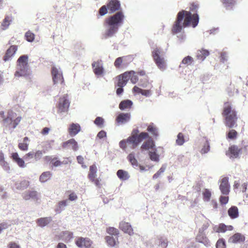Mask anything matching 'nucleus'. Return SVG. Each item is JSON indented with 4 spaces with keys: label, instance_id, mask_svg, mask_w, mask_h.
<instances>
[{
    "label": "nucleus",
    "instance_id": "f257e3e1",
    "mask_svg": "<svg viewBox=\"0 0 248 248\" xmlns=\"http://www.w3.org/2000/svg\"><path fill=\"white\" fill-rule=\"evenodd\" d=\"M199 17L197 14H193L189 11L182 10L177 15V17L172 28V33L177 35V37L181 43L185 41L186 35L180 33L183 28L191 25L195 28L199 23Z\"/></svg>",
    "mask_w": 248,
    "mask_h": 248
},
{
    "label": "nucleus",
    "instance_id": "f03ea898",
    "mask_svg": "<svg viewBox=\"0 0 248 248\" xmlns=\"http://www.w3.org/2000/svg\"><path fill=\"white\" fill-rule=\"evenodd\" d=\"M124 15L121 11L118 12L105 19L104 26L105 38H111L115 36L120 27L123 24Z\"/></svg>",
    "mask_w": 248,
    "mask_h": 248
},
{
    "label": "nucleus",
    "instance_id": "7ed1b4c3",
    "mask_svg": "<svg viewBox=\"0 0 248 248\" xmlns=\"http://www.w3.org/2000/svg\"><path fill=\"white\" fill-rule=\"evenodd\" d=\"M225 117V124L229 128L235 127L236 126L237 117L235 110L232 108L229 102L224 104V110L222 113Z\"/></svg>",
    "mask_w": 248,
    "mask_h": 248
},
{
    "label": "nucleus",
    "instance_id": "20e7f679",
    "mask_svg": "<svg viewBox=\"0 0 248 248\" xmlns=\"http://www.w3.org/2000/svg\"><path fill=\"white\" fill-rule=\"evenodd\" d=\"M28 61V56L26 55H22L18 58L17 70L15 74L16 77H24L30 74Z\"/></svg>",
    "mask_w": 248,
    "mask_h": 248
},
{
    "label": "nucleus",
    "instance_id": "39448f33",
    "mask_svg": "<svg viewBox=\"0 0 248 248\" xmlns=\"http://www.w3.org/2000/svg\"><path fill=\"white\" fill-rule=\"evenodd\" d=\"M21 120V117H17L16 113L12 110L8 112L7 116L3 119V124L9 128H15L19 124Z\"/></svg>",
    "mask_w": 248,
    "mask_h": 248
},
{
    "label": "nucleus",
    "instance_id": "423d86ee",
    "mask_svg": "<svg viewBox=\"0 0 248 248\" xmlns=\"http://www.w3.org/2000/svg\"><path fill=\"white\" fill-rule=\"evenodd\" d=\"M152 56L157 67L161 71L166 68V62L164 55L159 48H156L152 51Z\"/></svg>",
    "mask_w": 248,
    "mask_h": 248
},
{
    "label": "nucleus",
    "instance_id": "0eeeda50",
    "mask_svg": "<svg viewBox=\"0 0 248 248\" xmlns=\"http://www.w3.org/2000/svg\"><path fill=\"white\" fill-rule=\"evenodd\" d=\"M149 137L146 132H141L138 136L132 135L127 139L128 143L132 144L133 148H135L142 140Z\"/></svg>",
    "mask_w": 248,
    "mask_h": 248
},
{
    "label": "nucleus",
    "instance_id": "6e6552de",
    "mask_svg": "<svg viewBox=\"0 0 248 248\" xmlns=\"http://www.w3.org/2000/svg\"><path fill=\"white\" fill-rule=\"evenodd\" d=\"M70 106V101L67 94H64L60 98L58 104V112L60 113L66 112Z\"/></svg>",
    "mask_w": 248,
    "mask_h": 248
},
{
    "label": "nucleus",
    "instance_id": "1a4fd4ad",
    "mask_svg": "<svg viewBox=\"0 0 248 248\" xmlns=\"http://www.w3.org/2000/svg\"><path fill=\"white\" fill-rule=\"evenodd\" d=\"M51 73L54 84L62 83L63 82L62 72L60 67L53 66L52 68Z\"/></svg>",
    "mask_w": 248,
    "mask_h": 248
},
{
    "label": "nucleus",
    "instance_id": "9d476101",
    "mask_svg": "<svg viewBox=\"0 0 248 248\" xmlns=\"http://www.w3.org/2000/svg\"><path fill=\"white\" fill-rule=\"evenodd\" d=\"M22 198L26 201L32 200L37 201L39 199V195L36 191L28 190L22 194Z\"/></svg>",
    "mask_w": 248,
    "mask_h": 248
},
{
    "label": "nucleus",
    "instance_id": "9b49d317",
    "mask_svg": "<svg viewBox=\"0 0 248 248\" xmlns=\"http://www.w3.org/2000/svg\"><path fill=\"white\" fill-rule=\"evenodd\" d=\"M77 246L80 248H88L92 244V241L88 238H78L76 242Z\"/></svg>",
    "mask_w": 248,
    "mask_h": 248
},
{
    "label": "nucleus",
    "instance_id": "f8f14e48",
    "mask_svg": "<svg viewBox=\"0 0 248 248\" xmlns=\"http://www.w3.org/2000/svg\"><path fill=\"white\" fill-rule=\"evenodd\" d=\"M120 2L118 0H109L107 3V7L109 13H113L120 9Z\"/></svg>",
    "mask_w": 248,
    "mask_h": 248
},
{
    "label": "nucleus",
    "instance_id": "ddd939ff",
    "mask_svg": "<svg viewBox=\"0 0 248 248\" xmlns=\"http://www.w3.org/2000/svg\"><path fill=\"white\" fill-rule=\"evenodd\" d=\"M219 189L224 195H228L230 191V185L228 177H224L221 180Z\"/></svg>",
    "mask_w": 248,
    "mask_h": 248
},
{
    "label": "nucleus",
    "instance_id": "4468645a",
    "mask_svg": "<svg viewBox=\"0 0 248 248\" xmlns=\"http://www.w3.org/2000/svg\"><path fill=\"white\" fill-rule=\"evenodd\" d=\"M201 230H199L198 234L196 237V241L203 244L205 246L208 247L210 246V243L205 234L202 232Z\"/></svg>",
    "mask_w": 248,
    "mask_h": 248
},
{
    "label": "nucleus",
    "instance_id": "2eb2a0df",
    "mask_svg": "<svg viewBox=\"0 0 248 248\" xmlns=\"http://www.w3.org/2000/svg\"><path fill=\"white\" fill-rule=\"evenodd\" d=\"M129 73H124L123 74L118 76V81L117 86L120 87H124L127 83L130 78Z\"/></svg>",
    "mask_w": 248,
    "mask_h": 248
},
{
    "label": "nucleus",
    "instance_id": "dca6fc26",
    "mask_svg": "<svg viewBox=\"0 0 248 248\" xmlns=\"http://www.w3.org/2000/svg\"><path fill=\"white\" fill-rule=\"evenodd\" d=\"M94 74L98 76H101L104 72V68L101 61L94 62L92 63Z\"/></svg>",
    "mask_w": 248,
    "mask_h": 248
},
{
    "label": "nucleus",
    "instance_id": "f3484780",
    "mask_svg": "<svg viewBox=\"0 0 248 248\" xmlns=\"http://www.w3.org/2000/svg\"><path fill=\"white\" fill-rule=\"evenodd\" d=\"M119 228L125 233H127L130 235L133 234V229L130 224L128 222L122 221L120 223Z\"/></svg>",
    "mask_w": 248,
    "mask_h": 248
},
{
    "label": "nucleus",
    "instance_id": "a211bd4d",
    "mask_svg": "<svg viewBox=\"0 0 248 248\" xmlns=\"http://www.w3.org/2000/svg\"><path fill=\"white\" fill-rule=\"evenodd\" d=\"M62 147L64 148H71L74 151H77L78 148V143L74 139L64 142L62 143Z\"/></svg>",
    "mask_w": 248,
    "mask_h": 248
},
{
    "label": "nucleus",
    "instance_id": "6ab92c4d",
    "mask_svg": "<svg viewBox=\"0 0 248 248\" xmlns=\"http://www.w3.org/2000/svg\"><path fill=\"white\" fill-rule=\"evenodd\" d=\"M130 118V114L128 113H122L116 118V121L120 124H124L128 122Z\"/></svg>",
    "mask_w": 248,
    "mask_h": 248
},
{
    "label": "nucleus",
    "instance_id": "aec40b11",
    "mask_svg": "<svg viewBox=\"0 0 248 248\" xmlns=\"http://www.w3.org/2000/svg\"><path fill=\"white\" fill-rule=\"evenodd\" d=\"M30 185V182L23 180L22 181H16L15 183V187L17 190H22L27 188Z\"/></svg>",
    "mask_w": 248,
    "mask_h": 248
},
{
    "label": "nucleus",
    "instance_id": "412c9836",
    "mask_svg": "<svg viewBox=\"0 0 248 248\" xmlns=\"http://www.w3.org/2000/svg\"><path fill=\"white\" fill-rule=\"evenodd\" d=\"M17 49L16 46H11L6 51V54L4 57V61L5 62L9 61L10 58L15 55Z\"/></svg>",
    "mask_w": 248,
    "mask_h": 248
},
{
    "label": "nucleus",
    "instance_id": "4be33fe9",
    "mask_svg": "<svg viewBox=\"0 0 248 248\" xmlns=\"http://www.w3.org/2000/svg\"><path fill=\"white\" fill-rule=\"evenodd\" d=\"M240 150L236 146L233 145L229 148L228 152L226 155L230 158H236L238 156Z\"/></svg>",
    "mask_w": 248,
    "mask_h": 248
},
{
    "label": "nucleus",
    "instance_id": "5701e85b",
    "mask_svg": "<svg viewBox=\"0 0 248 248\" xmlns=\"http://www.w3.org/2000/svg\"><path fill=\"white\" fill-rule=\"evenodd\" d=\"M245 240V237L239 233H236L231 237L228 241L230 243H236L242 242Z\"/></svg>",
    "mask_w": 248,
    "mask_h": 248
},
{
    "label": "nucleus",
    "instance_id": "b1692460",
    "mask_svg": "<svg viewBox=\"0 0 248 248\" xmlns=\"http://www.w3.org/2000/svg\"><path fill=\"white\" fill-rule=\"evenodd\" d=\"M80 125L78 124H71L68 128L69 134L71 136H75L80 131Z\"/></svg>",
    "mask_w": 248,
    "mask_h": 248
},
{
    "label": "nucleus",
    "instance_id": "393cba45",
    "mask_svg": "<svg viewBox=\"0 0 248 248\" xmlns=\"http://www.w3.org/2000/svg\"><path fill=\"white\" fill-rule=\"evenodd\" d=\"M133 105V102L130 100H124L122 101L119 104V108L122 110L129 109Z\"/></svg>",
    "mask_w": 248,
    "mask_h": 248
},
{
    "label": "nucleus",
    "instance_id": "a878e982",
    "mask_svg": "<svg viewBox=\"0 0 248 248\" xmlns=\"http://www.w3.org/2000/svg\"><path fill=\"white\" fill-rule=\"evenodd\" d=\"M209 55V52L208 50L204 49L202 50H199L197 51L196 53L197 59L200 61H203L207 56Z\"/></svg>",
    "mask_w": 248,
    "mask_h": 248
},
{
    "label": "nucleus",
    "instance_id": "bb28decb",
    "mask_svg": "<svg viewBox=\"0 0 248 248\" xmlns=\"http://www.w3.org/2000/svg\"><path fill=\"white\" fill-rule=\"evenodd\" d=\"M13 159L17 163L20 168H24L26 167L25 162L23 159L20 158L17 153H13L12 155Z\"/></svg>",
    "mask_w": 248,
    "mask_h": 248
},
{
    "label": "nucleus",
    "instance_id": "cd10ccee",
    "mask_svg": "<svg viewBox=\"0 0 248 248\" xmlns=\"http://www.w3.org/2000/svg\"><path fill=\"white\" fill-rule=\"evenodd\" d=\"M68 204V200H65L59 202L57 207L55 209V211L58 214L61 213L62 211L64 210L65 207Z\"/></svg>",
    "mask_w": 248,
    "mask_h": 248
},
{
    "label": "nucleus",
    "instance_id": "c85d7f7f",
    "mask_svg": "<svg viewBox=\"0 0 248 248\" xmlns=\"http://www.w3.org/2000/svg\"><path fill=\"white\" fill-rule=\"evenodd\" d=\"M155 144L153 140L149 139L147 141L144 142L141 146V149L144 150H148L150 149H154Z\"/></svg>",
    "mask_w": 248,
    "mask_h": 248
},
{
    "label": "nucleus",
    "instance_id": "c756f323",
    "mask_svg": "<svg viewBox=\"0 0 248 248\" xmlns=\"http://www.w3.org/2000/svg\"><path fill=\"white\" fill-rule=\"evenodd\" d=\"M97 167L95 165H93L90 167V170L88 174L89 179L93 182L97 176Z\"/></svg>",
    "mask_w": 248,
    "mask_h": 248
},
{
    "label": "nucleus",
    "instance_id": "7c9ffc66",
    "mask_svg": "<svg viewBox=\"0 0 248 248\" xmlns=\"http://www.w3.org/2000/svg\"><path fill=\"white\" fill-rule=\"evenodd\" d=\"M117 175L122 181H126L130 177L128 172L123 170H119L117 172Z\"/></svg>",
    "mask_w": 248,
    "mask_h": 248
},
{
    "label": "nucleus",
    "instance_id": "2f4dec72",
    "mask_svg": "<svg viewBox=\"0 0 248 248\" xmlns=\"http://www.w3.org/2000/svg\"><path fill=\"white\" fill-rule=\"evenodd\" d=\"M12 22L11 18L9 16H6L1 23L0 29L2 30L7 29Z\"/></svg>",
    "mask_w": 248,
    "mask_h": 248
},
{
    "label": "nucleus",
    "instance_id": "473e14b6",
    "mask_svg": "<svg viewBox=\"0 0 248 248\" xmlns=\"http://www.w3.org/2000/svg\"><path fill=\"white\" fill-rule=\"evenodd\" d=\"M51 220L52 219L50 217H43L38 219L37 220V223L40 227H44L47 225Z\"/></svg>",
    "mask_w": 248,
    "mask_h": 248
},
{
    "label": "nucleus",
    "instance_id": "72a5a7b5",
    "mask_svg": "<svg viewBox=\"0 0 248 248\" xmlns=\"http://www.w3.org/2000/svg\"><path fill=\"white\" fill-rule=\"evenodd\" d=\"M52 174L50 171H45L43 172L39 177V181L41 183H45L50 179Z\"/></svg>",
    "mask_w": 248,
    "mask_h": 248
},
{
    "label": "nucleus",
    "instance_id": "f704fd0d",
    "mask_svg": "<svg viewBox=\"0 0 248 248\" xmlns=\"http://www.w3.org/2000/svg\"><path fill=\"white\" fill-rule=\"evenodd\" d=\"M228 215L232 218H235L238 216V209L236 206H232L228 210Z\"/></svg>",
    "mask_w": 248,
    "mask_h": 248
},
{
    "label": "nucleus",
    "instance_id": "c9c22d12",
    "mask_svg": "<svg viewBox=\"0 0 248 248\" xmlns=\"http://www.w3.org/2000/svg\"><path fill=\"white\" fill-rule=\"evenodd\" d=\"M147 131L149 132L153 137L156 138L158 136V130L157 128L153 124H150L147 129Z\"/></svg>",
    "mask_w": 248,
    "mask_h": 248
},
{
    "label": "nucleus",
    "instance_id": "e433bc0d",
    "mask_svg": "<svg viewBox=\"0 0 248 248\" xmlns=\"http://www.w3.org/2000/svg\"><path fill=\"white\" fill-rule=\"evenodd\" d=\"M149 155L150 158L152 161L155 162H159V155L156 153V149H153V151H149Z\"/></svg>",
    "mask_w": 248,
    "mask_h": 248
},
{
    "label": "nucleus",
    "instance_id": "4c0bfd02",
    "mask_svg": "<svg viewBox=\"0 0 248 248\" xmlns=\"http://www.w3.org/2000/svg\"><path fill=\"white\" fill-rule=\"evenodd\" d=\"M224 6L228 10L231 9L234 5L235 1L234 0H222Z\"/></svg>",
    "mask_w": 248,
    "mask_h": 248
},
{
    "label": "nucleus",
    "instance_id": "58836bf2",
    "mask_svg": "<svg viewBox=\"0 0 248 248\" xmlns=\"http://www.w3.org/2000/svg\"><path fill=\"white\" fill-rule=\"evenodd\" d=\"M127 158L128 160L131 163V165L133 166V167H137L138 166V163L135 157V155L134 153H131L128 156Z\"/></svg>",
    "mask_w": 248,
    "mask_h": 248
},
{
    "label": "nucleus",
    "instance_id": "ea45409f",
    "mask_svg": "<svg viewBox=\"0 0 248 248\" xmlns=\"http://www.w3.org/2000/svg\"><path fill=\"white\" fill-rule=\"evenodd\" d=\"M106 240L108 245L114 247L116 245L117 238V237L114 238L113 236H107L106 237Z\"/></svg>",
    "mask_w": 248,
    "mask_h": 248
},
{
    "label": "nucleus",
    "instance_id": "a19ab883",
    "mask_svg": "<svg viewBox=\"0 0 248 248\" xmlns=\"http://www.w3.org/2000/svg\"><path fill=\"white\" fill-rule=\"evenodd\" d=\"M203 200L205 202H209L211 196V192L208 189H205L202 192Z\"/></svg>",
    "mask_w": 248,
    "mask_h": 248
},
{
    "label": "nucleus",
    "instance_id": "79ce46f5",
    "mask_svg": "<svg viewBox=\"0 0 248 248\" xmlns=\"http://www.w3.org/2000/svg\"><path fill=\"white\" fill-rule=\"evenodd\" d=\"M126 73H129V77L131 82L133 84H135L138 81V77L136 75L135 72L134 71H131L129 72H126Z\"/></svg>",
    "mask_w": 248,
    "mask_h": 248
},
{
    "label": "nucleus",
    "instance_id": "37998d69",
    "mask_svg": "<svg viewBox=\"0 0 248 248\" xmlns=\"http://www.w3.org/2000/svg\"><path fill=\"white\" fill-rule=\"evenodd\" d=\"M193 61V59L191 56H186L183 59L181 64L180 65V66L182 67L181 64L190 65L192 63Z\"/></svg>",
    "mask_w": 248,
    "mask_h": 248
},
{
    "label": "nucleus",
    "instance_id": "c03bdc74",
    "mask_svg": "<svg viewBox=\"0 0 248 248\" xmlns=\"http://www.w3.org/2000/svg\"><path fill=\"white\" fill-rule=\"evenodd\" d=\"M210 150V145L208 140H206L204 143L202 148L201 149V153L202 154L207 153Z\"/></svg>",
    "mask_w": 248,
    "mask_h": 248
},
{
    "label": "nucleus",
    "instance_id": "a18cd8bd",
    "mask_svg": "<svg viewBox=\"0 0 248 248\" xmlns=\"http://www.w3.org/2000/svg\"><path fill=\"white\" fill-rule=\"evenodd\" d=\"M25 36L26 40L29 42H32L34 39V34L30 31L25 33Z\"/></svg>",
    "mask_w": 248,
    "mask_h": 248
},
{
    "label": "nucleus",
    "instance_id": "49530a36",
    "mask_svg": "<svg viewBox=\"0 0 248 248\" xmlns=\"http://www.w3.org/2000/svg\"><path fill=\"white\" fill-rule=\"evenodd\" d=\"M107 232L108 234L111 235H114V236H117L119 234V231L114 228V227H109L107 229Z\"/></svg>",
    "mask_w": 248,
    "mask_h": 248
},
{
    "label": "nucleus",
    "instance_id": "de8ad7c7",
    "mask_svg": "<svg viewBox=\"0 0 248 248\" xmlns=\"http://www.w3.org/2000/svg\"><path fill=\"white\" fill-rule=\"evenodd\" d=\"M237 135V132L235 130L232 129L229 131L227 138L231 140H233L236 138Z\"/></svg>",
    "mask_w": 248,
    "mask_h": 248
},
{
    "label": "nucleus",
    "instance_id": "09e8293b",
    "mask_svg": "<svg viewBox=\"0 0 248 248\" xmlns=\"http://www.w3.org/2000/svg\"><path fill=\"white\" fill-rule=\"evenodd\" d=\"M176 143L179 145H182L184 144L185 140L184 136L182 133H179L177 135V139L176 140Z\"/></svg>",
    "mask_w": 248,
    "mask_h": 248
},
{
    "label": "nucleus",
    "instance_id": "8fccbe9b",
    "mask_svg": "<svg viewBox=\"0 0 248 248\" xmlns=\"http://www.w3.org/2000/svg\"><path fill=\"white\" fill-rule=\"evenodd\" d=\"M108 10L107 5H103L99 9V14L101 16H103L108 13Z\"/></svg>",
    "mask_w": 248,
    "mask_h": 248
},
{
    "label": "nucleus",
    "instance_id": "3c124183",
    "mask_svg": "<svg viewBox=\"0 0 248 248\" xmlns=\"http://www.w3.org/2000/svg\"><path fill=\"white\" fill-rule=\"evenodd\" d=\"M12 224H14L13 223H8L4 222L0 224V233L1 232L7 228H8L9 226L11 225Z\"/></svg>",
    "mask_w": 248,
    "mask_h": 248
},
{
    "label": "nucleus",
    "instance_id": "603ef678",
    "mask_svg": "<svg viewBox=\"0 0 248 248\" xmlns=\"http://www.w3.org/2000/svg\"><path fill=\"white\" fill-rule=\"evenodd\" d=\"M45 151H37L34 154V156L36 161L40 159L43 155V153H45Z\"/></svg>",
    "mask_w": 248,
    "mask_h": 248
},
{
    "label": "nucleus",
    "instance_id": "864d4df0",
    "mask_svg": "<svg viewBox=\"0 0 248 248\" xmlns=\"http://www.w3.org/2000/svg\"><path fill=\"white\" fill-rule=\"evenodd\" d=\"M57 157H54L51 159V163L54 167H57L62 165L61 161L57 159Z\"/></svg>",
    "mask_w": 248,
    "mask_h": 248
},
{
    "label": "nucleus",
    "instance_id": "5fc2aeb1",
    "mask_svg": "<svg viewBox=\"0 0 248 248\" xmlns=\"http://www.w3.org/2000/svg\"><path fill=\"white\" fill-rule=\"evenodd\" d=\"M216 248H225V241L221 239H219L216 244Z\"/></svg>",
    "mask_w": 248,
    "mask_h": 248
},
{
    "label": "nucleus",
    "instance_id": "6e6d98bb",
    "mask_svg": "<svg viewBox=\"0 0 248 248\" xmlns=\"http://www.w3.org/2000/svg\"><path fill=\"white\" fill-rule=\"evenodd\" d=\"M29 144L26 142L19 143L18 147L22 151H27L28 149Z\"/></svg>",
    "mask_w": 248,
    "mask_h": 248
},
{
    "label": "nucleus",
    "instance_id": "4d7b16f0",
    "mask_svg": "<svg viewBox=\"0 0 248 248\" xmlns=\"http://www.w3.org/2000/svg\"><path fill=\"white\" fill-rule=\"evenodd\" d=\"M94 124L97 126H100L104 123V119L100 117H97L94 121Z\"/></svg>",
    "mask_w": 248,
    "mask_h": 248
},
{
    "label": "nucleus",
    "instance_id": "13d9d810",
    "mask_svg": "<svg viewBox=\"0 0 248 248\" xmlns=\"http://www.w3.org/2000/svg\"><path fill=\"white\" fill-rule=\"evenodd\" d=\"M0 166L2 167V168L5 171L9 172L10 170V167L9 166L8 163L5 161L1 162L0 163Z\"/></svg>",
    "mask_w": 248,
    "mask_h": 248
},
{
    "label": "nucleus",
    "instance_id": "bf43d9fd",
    "mask_svg": "<svg viewBox=\"0 0 248 248\" xmlns=\"http://www.w3.org/2000/svg\"><path fill=\"white\" fill-rule=\"evenodd\" d=\"M228 60V55L226 52H223L220 55V61L222 62H225Z\"/></svg>",
    "mask_w": 248,
    "mask_h": 248
},
{
    "label": "nucleus",
    "instance_id": "052dcab7",
    "mask_svg": "<svg viewBox=\"0 0 248 248\" xmlns=\"http://www.w3.org/2000/svg\"><path fill=\"white\" fill-rule=\"evenodd\" d=\"M227 230V226L224 224H220L218 228V232H224Z\"/></svg>",
    "mask_w": 248,
    "mask_h": 248
},
{
    "label": "nucleus",
    "instance_id": "680f3d73",
    "mask_svg": "<svg viewBox=\"0 0 248 248\" xmlns=\"http://www.w3.org/2000/svg\"><path fill=\"white\" fill-rule=\"evenodd\" d=\"M140 94H141L142 95H144L146 97H149L152 94L151 91L150 90H143L142 89Z\"/></svg>",
    "mask_w": 248,
    "mask_h": 248
},
{
    "label": "nucleus",
    "instance_id": "e2e57ef3",
    "mask_svg": "<svg viewBox=\"0 0 248 248\" xmlns=\"http://www.w3.org/2000/svg\"><path fill=\"white\" fill-rule=\"evenodd\" d=\"M229 200L228 197L221 196L219 198V201L222 204H226L228 203Z\"/></svg>",
    "mask_w": 248,
    "mask_h": 248
},
{
    "label": "nucleus",
    "instance_id": "0e129e2a",
    "mask_svg": "<svg viewBox=\"0 0 248 248\" xmlns=\"http://www.w3.org/2000/svg\"><path fill=\"white\" fill-rule=\"evenodd\" d=\"M78 199V196L76 193L73 192L69 195L68 201H75Z\"/></svg>",
    "mask_w": 248,
    "mask_h": 248
},
{
    "label": "nucleus",
    "instance_id": "69168bd1",
    "mask_svg": "<svg viewBox=\"0 0 248 248\" xmlns=\"http://www.w3.org/2000/svg\"><path fill=\"white\" fill-rule=\"evenodd\" d=\"M123 60L122 57H119L117 58L114 62V65L116 67H119L121 63H122Z\"/></svg>",
    "mask_w": 248,
    "mask_h": 248
},
{
    "label": "nucleus",
    "instance_id": "338daca9",
    "mask_svg": "<svg viewBox=\"0 0 248 248\" xmlns=\"http://www.w3.org/2000/svg\"><path fill=\"white\" fill-rule=\"evenodd\" d=\"M106 136L107 133L104 130L100 131L97 135V137L100 139L106 137Z\"/></svg>",
    "mask_w": 248,
    "mask_h": 248
},
{
    "label": "nucleus",
    "instance_id": "774afa93",
    "mask_svg": "<svg viewBox=\"0 0 248 248\" xmlns=\"http://www.w3.org/2000/svg\"><path fill=\"white\" fill-rule=\"evenodd\" d=\"M161 244L159 246L161 248H166L168 246V240L167 239H164L160 241Z\"/></svg>",
    "mask_w": 248,
    "mask_h": 248
}]
</instances>
